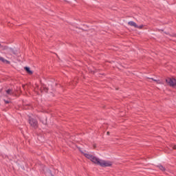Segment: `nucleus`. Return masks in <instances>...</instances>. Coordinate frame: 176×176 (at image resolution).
<instances>
[{
  "label": "nucleus",
  "mask_w": 176,
  "mask_h": 176,
  "mask_svg": "<svg viewBox=\"0 0 176 176\" xmlns=\"http://www.w3.org/2000/svg\"><path fill=\"white\" fill-rule=\"evenodd\" d=\"M91 162H92L95 164L100 166V167H111V166H112V162L100 160L99 158H97L96 157H94L93 155L92 158L91 159Z\"/></svg>",
  "instance_id": "nucleus-1"
},
{
  "label": "nucleus",
  "mask_w": 176,
  "mask_h": 176,
  "mask_svg": "<svg viewBox=\"0 0 176 176\" xmlns=\"http://www.w3.org/2000/svg\"><path fill=\"white\" fill-rule=\"evenodd\" d=\"M28 122L32 129H34V130H36V129H38V120L31 117H29Z\"/></svg>",
  "instance_id": "nucleus-2"
},
{
  "label": "nucleus",
  "mask_w": 176,
  "mask_h": 176,
  "mask_svg": "<svg viewBox=\"0 0 176 176\" xmlns=\"http://www.w3.org/2000/svg\"><path fill=\"white\" fill-rule=\"evenodd\" d=\"M166 83L170 86V87H176V79L174 78H167L166 79Z\"/></svg>",
  "instance_id": "nucleus-3"
},
{
  "label": "nucleus",
  "mask_w": 176,
  "mask_h": 176,
  "mask_svg": "<svg viewBox=\"0 0 176 176\" xmlns=\"http://www.w3.org/2000/svg\"><path fill=\"white\" fill-rule=\"evenodd\" d=\"M0 47L2 49V50H6L7 54H13V49L9 48L8 46L3 45H1Z\"/></svg>",
  "instance_id": "nucleus-4"
},
{
  "label": "nucleus",
  "mask_w": 176,
  "mask_h": 176,
  "mask_svg": "<svg viewBox=\"0 0 176 176\" xmlns=\"http://www.w3.org/2000/svg\"><path fill=\"white\" fill-rule=\"evenodd\" d=\"M6 96L8 97V96H13V94H14V92L13 91V89H8L7 90H6Z\"/></svg>",
  "instance_id": "nucleus-5"
},
{
  "label": "nucleus",
  "mask_w": 176,
  "mask_h": 176,
  "mask_svg": "<svg viewBox=\"0 0 176 176\" xmlns=\"http://www.w3.org/2000/svg\"><path fill=\"white\" fill-rule=\"evenodd\" d=\"M128 25H131V27H134L135 28H136V27H138V25H137V23H135V22L133 21L128 22Z\"/></svg>",
  "instance_id": "nucleus-6"
},
{
  "label": "nucleus",
  "mask_w": 176,
  "mask_h": 176,
  "mask_svg": "<svg viewBox=\"0 0 176 176\" xmlns=\"http://www.w3.org/2000/svg\"><path fill=\"white\" fill-rule=\"evenodd\" d=\"M25 71H26V72L29 74V75H32L33 72L32 71H31V69H30V67H24Z\"/></svg>",
  "instance_id": "nucleus-7"
},
{
  "label": "nucleus",
  "mask_w": 176,
  "mask_h": 176,
  "mask_svg": "<svg viewBox=\"0 0 176 176\" xmlns=\"http://www.w3.org/2000/svg\"><path fill=\"white\" fill-rule=\"evenodd\" d=\"M85 157H87V159H89V160H91V158L93 157V155L87 153H85Z\"/></svg>",
  "instance_id": "nucleus-8"
},
{
  "label": "nucleus",
  "mask_w": 176,
  "mask_h": 176,
  "mask_svg": "<svg viewBox=\"0 0 176 176\" xmlns=\"http://www.w3.org/2000/svg\"><path fill=\"white\" fill-rule=\"evenodd\" d=\"M0 61H1L2 63H6V64H9V60H6L1 56H0Z\"/></svg>",
  "instance_id": "nucleus-9"
},
{
  "label": "nucleus",
  "mask_w": 176,
  "mask_h": 176,
  "mask_svg": "<svg viewBox=\"0 0 176 176\" xmlns=\"http://www.w3.org/2000/svg\"><path fill=\"white\" fill-rule=\"evenodd\" d=\"M157 167L160 168V170H161V171H166V168H164V166L162 165H158Z\"/></svg>",
  "instance_id": "nucleus-10"
},
{
  "label": "nucleus",
  "mask_w": 176,
  "mask_h": 176,
  "mask_svg": "<svg viewBox=\"0 0 176 176\" xmlns=\"http://www.w3.org/2000/svg\"><path fill=\"white\" fill-rule=\"evenodd\" d=\"M43 91L45 92V93H47V91H49V88L46 87H43Z\"/></svg>",
  "instance_id": "nucleus-11"
},
{
  "label": "nucleus",
  "mask_w": 176,
  "mask_h": 176,
  "mask_svg": "<svg viewBox=\"0 0 176 176\" xmlns=\"http://www.w3.org/2000/svg\"><path fill=\"white\" fill-rule=\"evenodd\" d=\"M136 28H138L139 30H142V28H144V25H138V27H136Z\"/></svg>",
  "instance_id": "nucleus-12"
},
{
  "label": "nucleus",
  "mask_w": 176,
  "mask_h": 176,
  "mask_svg": "<svg viewBox=\"0 0 176 176\" xmlns=\"http://www.w3.org/2000/svg\"><path fill=\"white\" fill-rule=\"evenodd\" d=\"M3 101H4L5 104H9V102H9V100H3Z\"/></svg>",
  "instance_id": "nucleus-13"
},
{
  "label": "nucleus",
  "mask_w": 176,
  "mask_h": 176,
  "mask_svg": "<svg viewBox=\"0 0 176 176\" xmlns=\"http://www.w3.org/2000/svg\"><path fill=\"white\" fill-rule=\"evenodd\" d=\"M173 149H176V145H172Z\"/></svg>",
  "instance_id": "nucleus-14"
},
{
  "label": "nucleus",
  "mask_w": 176,
  "mask_h": 176,
  "mask_svg": "<svg viewBox=\"0 0 176 176\" xmlns=\"http://www.w3.org/2000/svg\"><path fill=\"white\" fill-rule=\"evenodd\" d=\"M156 82H157V83L158 85H160V80H157Z\"/></svg>",
  "instance_id": "nucleus-15"
},
{
  "label": "nucleus",
  "mask_w": 176,
  "mask_h": 176,
  "mask_svg": "<svg viewBox=\"0 0 176 176\" xmlns=\"http://www.w3.org/2000/svg\"><path fill=\"white\" fill-rule=\"evenodd\" d=\"M171 36H176V34H173Z\"/></svg>",
  "instance_id": "nucleus-16"
},
{
  "label": "nucleus",
  "mask_w": 176,
  "mask_h": 176,
  "mask_svg": "<svg viewBox=\"0 0 176 176\" xmlns=\"http://www.w3.org/2000/svg\"><path fill=\"white\" fill-rule=\"evenodd\" d=\"M152 80H153L154 82H156L157 80H155L153 78H151Z\"/></svg>",
  "instance_id": "nucleus-17"
},
{
  "label": "nucleus",
  "mask_w": 176,
  "mask_h": 176,
  "mask_svg": "<svg viewBox=\"0 0 176 176\" xmlns=\"http://www.w3.org/2000/svg\"><path fill=\"white\" fill-rule=\"evenodd\" d=\"M107 135H109V131H107Z\"/></svg>",
  "instance_id": "nucleus-18"
},
{
  "label": "nucleus",
  "mask_w": 176,
  "mask_h": 176,
  "mask_svg": "<svg viewBox=\"0 0 176 176\" xmlns=\"http://www.w3.org/2000/svg\"><path fill=\"white\" fill-rule=\"evenodd\" d=\"M0 93H2V89H0Z\"/></svg>",
  "instance_id": "nucleus-19"
},
{
  "label": "nucleus",
  "mask_w": 176,
  "mask_h": 176,
  "mask_svg": "<svg viewBox=\"0 0 176 176\" xmlns=\"http://www.w3.org/2000/svg\"><path fill=\"white\" fill-rule=\"evenodd\" d=\"M0 46H1V43H0Z\"/></svg>",
  "instance_id": "nucleus-20"
}]
</instances>
